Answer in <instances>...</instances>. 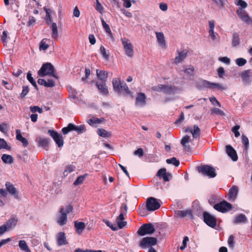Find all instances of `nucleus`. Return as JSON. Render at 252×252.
Listing matches in <instances>:
<instances>
[{"instance_id":"53","label":"nucleus","mask_w":252,"mask_h":252,"mask_svg":"<svg viewBox=\"0 0 252 252\" xmlns=\"http://www.w3.org/2000/svg\"><path fill=\"white\" fill-rule=\"evenodd\" d=\"M242 142L245 145V149L247 150L249 146V141L247 137L244 134L242 135Z\"/></svg>"},{"instance_id":"31","label":"nucleus","mask_w":252,"mask_h":252,"mask_svg":"<svg viewBox=\"0 0 252 252\" xmlns=\"http://www.w3.org/2000/svg\"><path fill=\"white\" fill-rule=\"evenodd\" d=\"M19 247L20 250L23 252H32L27 243L24 240H20L19 242Z\"/></svg>"},{"instance_id":"18","label":"nucleus","mask_w":252,"mask_h":252,"mask_svg":"<svg viewBox=\"0 0 252 252\" xmlns=\"http://www.w3.org/2000/svg\"><path fill=\"white\" fill-rule=\"evenodd\" d=\"M95 85L97 87L99 93L102 95H106L108 94V90L105 82H96Z\"/></svg>"},{"instance_id":"30","label":"nucleus","mask_w":252,"mask_h":252,"mask_svg":"<svg viewBox=\"0 0 252 252\" xmlns=\"http://www.w3.org/2000/svg\"><path fill=\"white\" fill-rule=\"evenodd\" d=\"M96 75L98 78L102 81V82H106L107 78V72L99 70L98 69L96 70Z\"/></svg>"},{"instance_id":"42","label":"nucleus","mask_w":252,"mask_h":252,"mask_svg":"<svg viewBox=\"0 0 252 252\" xmlns=\"http://www.w3.org/2000/svg\"><path fill=\"white\" fill-rule=\"evenodd\" d=\"M101 23L102 27L104 30H105V32L109 35H111L112 32L109 27V26L105 22V21L103 19H101Z\"/></svg>"},{"instance_id":"3","label":"nucleus","mask_w":252,"mask_h":252,"mask_svg":"<svg viewBox=\"0 0 252 252\" xmlns=\"http://www.w3.org/2000/svg\"><path fill=\"white\" fill-rule=\"evenodd\" d=\"M113 87L114 91L118 93L125 91L127 94H130L128 87L124 81H121L118 79H113L112 81Z\"/></svg>"},{"instance_id":"64","label":"nucleus","mask_w":252,"mask_h":252,"mask_svg":"<svg viewBox=\"0 0 252 252\" xmlns=\"http://www.w3.org/2000/svg\"><path fill=\"white\" fill-rule=\"evenodd\" d=\"M172 175L169 172H165V174L162 176V178L164 182H168L171 178Z\"/></svg>"},{"instance_id":"46","label":"nucleus","mask_w":252,"mask_h":252,"mask_svg":"<svg viewBox=\"0 0 252 252\" xmlns=\"http://www.w3.org/2000/svg\"><path fill=\"white\" fill-rule=\"evenodd\" d=\"M201 84L202 86L205 88L213 89V83L211 82L203 80L201 81Z\"/></svg>"},{"instance_id":"60","label":"nucleus","mask_w":252,"mask_h":252,"mask_svg":"<svg viewBox=\"0 0 252 252\" xmlns=\"http://www.w3.org/2000/svg\"><path fill=\"white\" fill-rule=\"evenodd\" d=\"M189 239L188 237L185 236L184 238L183 242H182V245L180 247V250L183 251L185 250V249L187 247V243L189 241Z\"/></svg>"},{"instance_id":"56","label":"nucleus","mask_w":252,"mask_h":252,"mask_svg":"<svg viewBox=\"0 0 252 252\" xmlns=\"http://www.w3.org/2000/svg\"><path fill=\"white\" fill-rule=\"evenodd\" d=\"M46 39H43L40 42L39 48L40 50H46L49 47L48 45L46 43L45 40Z\"/></svg>"},{"instance_id":"63","label":"nucleus","mask_w":252,"mask_h":252,"mask_svg":"<svg viewBox=\"0 0 252 252\" xmlns=\"http://www.w3.org/2000/svg\"><path fill=\"white\" fill-rule=\"evenodd\" d=\"M29 88L28 86H23V90L21 94V97H24L29 93Z\"/></svg>"},{"instance_id":"61","label":"nucleus","mask_w":252,"mask_h":252,"mask_svg":"<svg viewBox=\"0 0 252 252\" xmlns=\"http://www.w3.org/2000/svg\"><path fill=\"white\" fill-rule=\"evenodd\" d=\"M189 136L188 135H186L184 136L181 140V144L183 146H185L186 144L189 142Z\"/></svg>"},{"instance_id":"36","label":"nucleus","mask_w":252,"mask_h":252,"mask_svg":"<svg viewBox=\"0 0 252 252\" xmlns=\"http://www.w3.org/2000/svg\"><path fill=\"white\" fill-rule=\"evenodd\" d=\"M240 43L239 35L238 33L234 32L233 34L232 45L233 47L238 45Z\"/></svg>"},{"instance_id":"25","label":"nucleus","mask_w":252,"mask_h":252,"mask_svg":"<svg viewBox=\"0 0 252 252\" xmlns=\"http://www.w3.org/2000/svg\"><path fill=\"white\" fill-rule=\"evenodd\" d=\"M238 192V188L233 186L229 191V199L230 201H234L237 197Z\"/></svg>"},{"instance_id":"12","label":"nucleus","mask_w":252,"mask_h":252,"mask_svg":"<svg viewBox=\"0 0 252 252\" xmlns=\"http://www.w3.org/2000/svg\"><path fill=\"white\" fill-rule=\"evenodd\" d=\"M203 219L204 222L210 227L214 228L216 224V218L207 212L203 213Z\"/></svg>"},{"instance_id":"51","label":"nucleus","mask_w":252,"mask_h":252,"mask_svg":"<svg viewBox=\"0 0 252 252\" xmlns=\"http://www.w3.org/2000/svg\"><path fill=\"white\" fill-rule=\"evenodd\" d=\"M240 126L236 125L232 127V131L234 133L235 136L236 137H238L240 135V133L239 131V129H240Z\"/></svg>"},{"instance_id":"38","label":"nucleus","mask_w":252,"mask_h":252,"mask_svg":"<svg viewBox=\"0 0 252 252\" xmlns=\"http://www.w3.org/2000/svg\"><path fill=\"white\" fill-rule=\"evenodd\" d=\"M75 169V166L73 165H69L66 166L65 169L64 170L63 172V175L64 176H66L68 175V174L73 171H74Z\"/></svg>"},{"instance_id":"58","label":"nucleus","mask_w":252,"mask_h":252,"mask_svg":"<svg viewBox=\"0 0 252 252\" xmlns=\"http://www.w3.org/2000/svg\"><path fill=\"white\" fill-rule=\"evenodd\" d=\"M72 126L71 123L69 124L67 127H64L62 128V131L63 134H66L68 133V132L69 131L73 130L72 128L71 129V126Z\"/></svg>"},{"instance_id":"21","label":"nucleus","mask_w":252,"mask_h":252,"mask_svg":"<svg viewBox=\"0 0 252 252\" xmlns=\"http://www.w3.org/2000/svg\"><path fill=\"white\" fill-rule=\"evenodd\" d=\"M5 187L6 188V189L7 191L11 194V195H13L15 198L17 199L19 198V196L17 194V191L16 188L14 187L13 185H12L9 182H6L5 184Z\"/></svg>"},{"instance_id":"22","label":"nucleus","mask_w":252,"mask_h":252,"mask_svg":"<svg viewBox=\"0 0 252 252\" xmlns=\"http://www.w3.org/2000/svg\"><path fill=\"white\" fill-rule=\"evenodd\" d=\"M250 73L251 70L248 69L245 70L241 74L242 81L246 85H249L251 82L250 75Z\"/></svg>"},{"instance_id":"8","label":"nucleus","mask_w":252,"mask_h":252,"mask_svg":"<svg viewBox=\"0 0 252 252\" xmlns=\"http://www.w3.org/2000/svg\"><path fill=\"white\" fill-rule=\"evenodd\" d=\"M198 171L210 178H214L216 176L215 169L208 165L201 166L199 167Z\"/></svg>"},{"instance_id":"48","label":"nucleus","mask_w":252,"mask_h":252,"mask_svg":"<svg viewBox=\"0 0 252 252\" xmlns=\"http://www.w3.org/2000/svg\"><path fill=\"white\" fill-rule=\"evenodd\" d=\"M1 149H9L10 147L4 139L0 138V150Z\"/></svg>"},{"instance_id":"47","label":"nucleus","mask_w":252,"mask_h":252,"mask_svg":"<svg viewBox=\"0 0 252 252\" xmlns=\"http://www.w3.org/2000/svg\"><path fill=\"white\" fill-rule=\"evenodd\" d=\"M27 79L28 81L32 84V85L34 86L35 88H37V85L36 84V82L33 79V77L32 76V74L30 72H28L27 76Z\"/></svg>"},{"instance_id":"44","label":"nucleus","mask_w":252,"mask_h":252,"mask_svg":"<svg viewBox=\"0 0 252 252\" xmlns=\"http://www.w3.org/2000/svg\"><path fill=\"white\" fill-rule=\"evenodd\" d=\"M100 54L102 56L103 58L105 60H108L109 57V54L106 51V49L103 46H101L100 48Z\"/></svg>"},{"instance_id":"29","label":"nucleus","mask_w":252,"mask_h":252,"mask_svg":"<svg viewBox=\"0 0 252 252\" xmlns=\"http://www.w3.org/2000/svg\"><path fill=\"white\" fill-rule=\"evenodd\" d=\"M57 243L59 246L65 245L66 240L64 232H61L57 235Z\"/></svg>"},{"instance_id":"55","label":"nucleus","mask_w":252,"mask_h":252,"mask_svg":"<svg viewBox=\"0 0 252 252\" xmlns=\"http://www.w3.org/2000/svg\"><path fill=\"white\" fill-rule=\"evenodd\" d=\"M103 221L106 224L107 226L110 227L112 230L116 231L118 229V227L114 226L109 220H103Z\"/></svg>"},{"instance_id":"16","label":"nucleus","mask_w":252,"mask_h":252,"mask_svg":"<svg viewBox=\"0 0 252 252\" xmlns=\"http://www.w3.org/2000/svg\"><path fill=\"white\" fill-rule=\"evenodd\" d=\"M157 42L160 48L164 49L166 47L165 37L162 32H156Z\"/></svg>"},{"instance_id":"27","label":"nucleus","mask_w":252,"mask_h":252,"mask_svg":"<svg viewBox=\"0 0 252 252\" xmlns=\"http://www.w3.org/2000/svg\"><path fill=\"white\" fill-rule=\"evenodd\" d=\"M16 133L17 140L21 142L24 147H27L29 144L28 141L26 138L22 136L21 135V130L20 129H17L16 131Z\"/></svg>"},{"instance_id":"40","label":"nucleus","mask_w":252,"mask_h":252,"mask_svg":"<svg viewBox=\"0 0 252 252\" xmlns=\"http://www.w3.org/2000/svg\"><path fill=\"white\" fill-rule=\"evenodd\" d=\"M51 29L52 31V37L54 39H56L58 36V29L56 23H53L52 24Z\"/></svg>"},{"instance_id":"59","label":"nucleus","mask_w":252,"mask_h":252,"mask_svg":"<svg viewBox=\"0 0 252 252\" xmlns=\"http://www.w3.org/2000/svg\"><path fill=\"white\" fill-rule=\"evenodd\" d=\"M219 61L227 65L229 64L230 63V59L226 57H220Z\"/></svg>"},{"instance_id":"10","label":"nucleus","mask_w":252,"mask_h":252,"mask_svg":"<svg viewBox=\"0 0 252 252\" xmlns=\"http://www.w3.org/2000/svg\"><path fill=\"white\" fill-rule=\"evenodd\" d=\"M48 133L54 139V141L57 144L59 147H61L63 145V139L62 135L57 131L49 129L48 131Z\"/></svg>"},{"instance_id":"15","label":"nucleus","mask_w":252,"mask_h":252,"mask_svg":"<svg viewBox=\"0 0 252 252\" xmlns=\"http://www.w3.org/2000/svg\"><path fill=\"white\" fill-rule=\"evenodd\" d=\"M146 104V96L144 93H138L135 98V104L137 106H144Z\"/></svg>"},{"instance_id":"7","label":"nucleus","mask_w":252,"mask_h":252,"mask_svg":"<svg viewBox=\"0 0 252 252\" xmlns=\"http://www.w3.org/2000/svg\"><path fill=\"white\" fill-rule=\"evenodd\" d=\"M155 231L154 225L151 223H147L142 225L138 229L137 233L140 236L146 234H151Z\"/></svg>"},{"instance_id":"14","label":"nucleus","mask_w":252,"mask_h":252,"mask_svg":"<svg viewBox=\"0 0 252 252\" xmlns=\"http://www.w3.org/2000/svg\"><path fill=\"white\" fill-rule=\"evenodd\" d=\"M237 13L239 18L247 24H251V18L246 13V11L241 8H239L237 10Z\"/></svg>"},{"instance_id":"52","label":"nucleus","mask_w":252,"mask_h":252,"mask_svg":"<svg viewBox=\"0 0 252 252\" xmlns=\"http://www.w3.org/2000/svg\"><path fill=\"white\" fill-rule=\"evenodd\" d=\"M30 110L32 113L38 112L41 114L43 112L42 109L37 106H31Z\"/></svg>"},{"instance_id":"33","label":"nucleus","mask_w":252,"mask_h":252,"mask_svg":"<svg viewBox=\"0 0 252 252\" xmlns=\"http://www.w3.org/2000/svg\"><path fill=\"white\" fill-rule=\"evenodd\" d=\"M97 134L102 137L107 138L111 136V133L103 128H98L97 131Z\"/></svg>"},{"instance_id":"1","label":"nucleus","mask_w":252,"mask_h":252,"mask_svg":"<svg viewBox=\"0 0 252 252\" xmlns=\"http://www.w3.org/2000/svg\"><path fill=\"white\" fill-rule=\"evenodd\" d=\"M38 75L41 77L46 75L53 76L58 79V76L55 74V69L53 65L49 63H43L38 71Z\"/></svg>"},{"instance_id":"20","label":"nucleus","mask_w":252,"mask_h":252,"mask_svg":"<svg viewBox=\"0 0 252 252\" xmlns=\"http://www.w3.org/2000/svg\"><path fill=\"white\" fill-rule=\"evenodd\" d=\"M226 153L233 161H236L238 159L236 152L231 146L227 145L226 146Z\"/></svg>"},{"instance_id":"37","label":"nucleus","mask_w":252,"mask_h":252,"mask_svg":"<svg viewBox=\"0 0 252 252\" xmlns=\"http://www.w3.org/2000/svg\"><path fill=\"white\" fill-rule=\"evenodd\" d=\"M60 208H63L64 210V213L66 215L73 212V206L71 204H67L64 206H61Z\"/></svg>"},{"instance_id":"9","label":"nucleus","mask_w":252,"mask_h":252,"mask_svg":"<svg viewBox=\"0 0 252 252\" xmlns=\"http://www.w3.org/2000/svg\"><path fill=\"white\" fill-rule=\"evenodd\" d=\"M157 243V240L154 237L143 238L140 242L139 246L142 249H146L148 247H152Z\"/></svg>"},{"instance_id":"32","label":"nucleus","mask_w":252,"mask_h":252,"mask_svg":"<svg viewBox=\"0 0 252 252\" xmlns=\"http://www.w3.org/2000/svg\"><path fill=\"white\" fill-rule=\"evenodd\" d=\"M71 126V129L72 128L73 130L76 131L78 134L82 133L86 130L85 126L84 125L76 126L72 124V126Z\"/></svg>"},{"instance_id":"28","label":"nucleus","mask_w":252,"mask_h":252,"mask_svg":"<svg viewBox=\"0 0 252 252\" xmlns=\"http://www.w3.org/2000/svg\"><path fill=\"white\" fill-rule=\"evenodd\" d=\"M74 226L78 234H81L85 229L86 225L84 222L76 220L74 221Z\"/></svg>"},{"instance_id":"6","label":"nucleus","mask_w":252,"mask_h":252,"mask_svg":"<svg viewBox=\"0 0 252 252\" xmlns=\"http://www.w3.org/2000/svg\"><path fill=\"white\" fill-rule=\"evenodd\" d=\"M177 56L173 60L172 63L176 64L181 63L187 57L188 51L184 48H181L180 50L177 49L176 51Z\"/></svg>"},{"instance_id":"57","label":"nucleus","mask_w":252,"mask_h":252,"mask_svg":"<svg viewBox=\"0 0 252 252\" xmlns=\"http://www.w3.org/2000/svg\"><path fill=\"white\" fill-rule=\"evenodd\" d=\"M209 100L214 105H217L220 107H221L220 103L218 101L215 97H211L209 98Z\"/></svg>"},{"instance_id":"50","label":"nucleus","mask_w":252,"mask_h":252,"mask_svg":"<svg viewBox=\"0 0 252 252\" xmlns=\"http://www.w3.org/2000/svg\"><path fill=\"white\" fill-rule=\"evenodd\" d=\"M228 246L230 248L233 249L234 247V238L233 235H230L227 241Z\"/></svg>"},{"instance_id":"26","label":"nucleus","mask_w":252,"mask_h":252,"mask_svg":"<svg viewBox=\"0 0 252 252\" xmlns=\"http://www.w3.org/2000/svg\"><path fill=\"white\" fill-rule=\"evenodd\" d=\"M176 214L177 216L182 218L186 217H189L190 218H192V211L190 210H187L185 211L179 210L176 212Z\"/></svg>"},{"instance_id":"45","label":"nucleus","mask_w":252,"mask_h":252,"mask_svg":"<svg viewBox=\"0 0 252 252\" xmlns=\"http://www.w3.org/2000/svg\"><path fill=\"white\" fill-rule=\"evenodd\" d=\"M213 89H217L219 90H225L227 89L226 86H224L220 83H213Z\"/></svg>"},{"instance_id":"54","label":"nucleus","mask_w":252,"mask_h":252,"mask_svg":"<svg viewBox=\"0 0 252 252\" xmlns=\"http://www.w3.org/2000/svg\"><path fill=\"white\" fill-rule=\"evenodd\" d=\"M212 113L216 114L220 116H224V113L220 109L218 108H214L211 110Z\"/></svg>"},{"instance_id":"24","label":"nucleus","mask_w":252,"mask_h":252,"mask_svg":"<svg viewBox=\"0 0 252 252\" xmlns=\"http://www.w3.org/2000/svg\"><path fill=\"white\" fill-rule=\"evenodd\" d=\"M124 219L125 218L124 216V212H121L120 215L116 219V222L118 225V228L122 229L126 225V221H123Z\"/></svg>"},{"instance_id":"62","label":"nucleus","mask_w":252,"mask_h":252,"mask_svg":"<svg viewBox=\"0 0 252 252\" xmlns=\"http://www.w3.org/2000/svg\"><path fill=\"white\" fill-rule=\"evenodd\" d=\"M135 156H138L139 158H141L144 155L143 150L142 148H138L134 152Z\"/></svg>"},{"instance_id":"13","label":"nucleus","mask_w":252,"mask_h":252,"mask_svg":"<svg viewBox=\"0 0 252 252\" xmlns=\"http://www.w3.org/2000/svg\"><path fill=\"white\" fill-rule=\"evenodd\" d=\"M56 221L57 223L60 226H63L66 223L67 216V215L64 213V210L63 208L60 209L59 214L57 217Z\"/></svg>"},{"instance_id":"11","label":"nucleus","mask_w":252,"mask_h":252,"mask_svg":"<svg viewBox=\"0 0 252 252\" xmlns=\"http://www.w3.org/2000/svg\"><path fill=\"white\" fill-rule=\"evenodd\" d=\"M160 207V204L158 200L154 197H150L147 201L146 207L149 211H155Z\"/></svg>"},{"instance_id":"34","label":"nucleus","mask_w":252,"mask_h":252,"mask_svg":"<svg viewBox=\"0 0 252 252\" xmlns=\"http://www.w3.org/2000/svg\"><path fill=\"white\" fill-rule=\"evenodd\" d=\"M2 161L6 164H11L13 162V158L10 155L3 154L1 157Z\"/></svg>"},{"instance_id":"19","label":"nucleus","mask_w":252,"mask_h":252,"mask_svg":"<svg viewBox=\"0 0 252 252\" xmlns=\"http://www.w3.org/2000/svg\"><path fill=\"white\" fill-rule=\"evenodd\" d=\"M36 142L38 147H41L45 149H47L48 148L50 139L47 138H42L41 137H39L37 138Z\"/></svg>"},{"instance_id":"17","label":"nucleus","mask_w":252,"mask_h":252,"mask_svg":"<svg viewBox=\"0 0 252 252\" xmlns=\"http://www.w3.org/2000/svg\"><path fill=\"white\" fill-rule=\"evenodd\" d=\"M248 222V220L246 216L243 214H240L235 217L233 223L234 224H238L241 223H247Z\"/></svg>"},{"instance_id":"39","label":"nucleus","mask_w":252,"mask_h":252,"mask_svg":"<svg viewBox=\"0 0 252 252\" xmlns=\"http://www.w3.org/2000/svg\"><path fill=\"white\" fill-rule=\"evenodd\" d=\"M191 133L194 138H196L199 136L200 134V130L198 126H193V129L191 130Z\"/></svg>"},{"instance_id":"35","label":"nucleus","mask_w":252,"mask_h":252,"mask_svg":"<svg viewBox=\"0 0 252 252\" xmlns=\"http://www.w3.org/2000/svg\"><path fill=\"white\" fill-rule=\"evenodd\" d=\"M17 220L14 218H10L5 223L8 229L14 227L17 224Z\"/></svg>"},{"instance_id":"49","label":"nucleus","mask_w":252,"mask_h":252,"mask_svg":"<svg viewBox=\"0 0 252 252\" xmlns=\"http://www.w3.org/2000/svg\"><path fill=\"white\" fill-rule=\"evenodd\" d=\"M235 62L237 65L239 66H242L247 63V61L244 58H240L237 59L235 61Z\"/></svg>"},{"instance_id":"2","label":"nucleus","mask_w":252,"mask_h":252,"mask_svg":"<svg viewBox=\"0 0 252 252\" xmlns=\"http://www.w3.org/2000/svg\"><path fill=\"white\" fill-rule=\"evenodd\" d=\"M152 90L157 92H162L165 94H172L176 93L178 89L175 86L159 84L152 87Z\"/></svg>"},{"instance_id":"4","label":"nucleus","mask_w":252,"mask_h":252,"mask_svg":"<svg viewBox=\"0 0 252 252\" xmlns=\"http://www.w3.org/2000/svg\"><path fill=\"white\" fill-rule=\"evenodd\" d=\"M121 40L126 55L129 58H132L134 55V51L130 40L126 38H122Z\"/></svg>"},{"instance_id":"41","label":"nucleus","mask_w":252,"mask_h":252,"mask_svg":"<svg viewBox=\"0 0 252 252\" xmlns=\"http://www.w3.org/2000/svg\"><path fill=\"white\" fill-rule=\"evenodd\" d=\"M88 176V174H85L83 175L79 176L74 182L75 186L81 185L84 182L85 179Z\"/></svg>"},{"instance_id":"43","label":"nucleus","mask_w":252,"mask_h":252,"mask_svg":"<svg viewBox=\"0 0 252 252\" xmlns=\"http://www.w3.org/2000/svg\"><path fill=\"white\" fill-rule=\"evenodd\" d=\"M166 162L167 164H172L175 166H178L180 164L179 161L174 157L167 159Z\"/></svg>"},{"instance_id":"23","label":"nucleus","mask_w":252,"mask_h":252,"mask_svg":"<svg viewBox=\"0 0 252 252\" xmlns=\"http://www.w3.org/2000/svg\"><path fill=\"white\" fill-rule=\"evenodd\" d=\"M104 121V119L103 118L99 119L96 117H92L87 119V122L91 126H96L97 125L100 124Z\"/></svg>"},{"instance_id":"5","label":"nucleus","mask_w":252,"mask_h":252,"mask_svg":"<svg viewBox=\"0 0 252 252\" xmlns=\"http://www.w3.org/2000/svg\"><path fill=\"white\" fill-rule=\"evenodd\" d=\"M214 208L217 211L222 213L230 211L232 208V205L226 201H222L214 205Z\"/></svg>"}]
</instances>
